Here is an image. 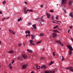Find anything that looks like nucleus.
Instances as JSON below:
<instances>
[{"label": "nucleus", "mask_w": 73, "mask_h": 73, "mask_svg": "<svg viewBox=\"0 0 73 73\" xmlns=\"http://www.w3.org/2000/svg\"><path fill=\"white\" fill-rule=\"evenodd\" d=\"M67 46L70 50L69 53V55H71L72 54V52L73 50V48L71 46L67 45Z\"/></svg>", "instance_id": "nucleus-1"}, {"label": "nucleus", "mask_w": 73, "mask_h": 73, "mask_svg": "<svg viewBox=\"0 0 73 73\" xmlns=\"http://www.w3.org/2000/svg\"><path fill=\"white\" fill-rule=\"evenodd\" d=\"M55 72V70L54 69L52 70V71L50 70V71H45V73H54Z\"/></svg>", "instance_id": "nucleus-2"}, {"label": "nucleus", "mask_w": 73, "mask_h": 73, "mask_svg": "<svg viewBox=\"0 0 73 73\" xmlns=\"http://www.w3.org/2000/svg\"><path fill=\"white\" fill-rule=\"evenodd\" d=\"M56 42H57V43H59V44L60 45H61V46H64V45H63V44H62L60 40H56Z\"/></svg>", "instance_id": "nucleus-3"}, {"label": "nucleus", "mask_w": 73, "mask_h": 73, "mask_svg": "<svg viewBox=\"0 0 73 73\" xmlns=\"http://www.w3.org/2000/svg\"><path fill=\"white\" fill-rule=\"evenodd\" d=\"M22 57L24 59H27V58H28V56H27L25 54L22 55Z\"/></svg>", "instance_id": "nucleus-4"}, {"label": "nucleus", "mask_w": 73, "mask_h": 73, "mask_svg": "<svg viewBox=\"0 0 73 73\" xmlns=\"http://www.w3.org/2000/svg\"><path fill=\"white\" fill-rule=\"evenodd\" d=\"M66 0H62V1L61 2V5H63L64 4L66 3Z\"/></svg>", "instance_id": "nucleus-5"}, {"label": "nucleus", "mask_w": 73, "mask_h": 73, "mask_svg": "<svg viewBox=\"0 0 73 73\" xmlns=\"http://www.w3.org/2000/svg\"><path fill=\"white\" fill-rule=\"evenodd\" d=\"M27 66H28V65H27V64H24V65H23V66H22V69H26Z\"/></svg>", "instance_id": "nucleus-6"}, {"label": "nucleus", "mask_w": 73, "mask_h": 73, "mask_svg": "<svg viewBox=\"0 0 73 73\" xmlns=\"http://www.w3.org/2000/svg\"><path fill=\"white\" fill-rule=\"evenodd\" d=\"M9 32H10V33H13V34L14 35H15V32L13 31V30L9 29Z\"/></svg>", "instance_id": "nucleus-7"}, {"label": "nucleus", "mask_w": 73, "mask_h": 73, "mask_svg": "<svg viewBox=\"0 0 73 73\" xmlns=\"http://www.w3.org/2000/svg\"><path fill=\"white\" fill-rule=\"evenodd\" d=\"M67 69H70V71H72V72H73V69H72V67H68L66 68Z\"/></svg>", "instance_id": "nucleus-8"}, {"label": "nucleus", "mask_w": 73, "mask_h": 73, "mask_svg": "<svg viewBox=\"0 0 73 73\" xmlns=\"http://www.w3.org/2000/svg\"><path fill=\"white\" fill-rule=\"evenodd\" d=\"M33 41L32 40H30V42L31 45H33V46H35V44L33 43L32 42H33Z\"/></svg>", "instance_id": "nucleus-9"}, {"label": "nucleus", "mask_w": 73, "mask_h": 73, "mask_svg": "<svg viewBox=\"0 0 73 73\" xmlns=\"http://www.w3.org/2000/svg\"><path fill=\"white\" fill-rule=\"evenodd\" d=\"M26 7H24V12L25 14H27V11H26Z\"/></svg>", "instance_id": "nucleus-10"}, {"label": "nucleus", "mask_w": 73, "mask_h": 73, "mask_svg": "<svg viewBox=\"0 0 73 73\" xmlns=\"http://www.w3.org/2000/svg\"><path fill=\"white\" fill-rule=\"evenodd\" d=\"M52 37L54 38H56L57 37V35L55 33H53L52 34Z\"/></svg>", "instance_id": "nucleus-11"}, {"label": "nucleus", "mask_w": 73, "mask_h": 73, "mask_svg": "<svg viewBox=\"0 0 73 73\" xmlns=\"http://www.w3.org/2000/svg\"><path fill=\"white\" fill-rule=\"evenodd\" d=\"M69 16H70V17H71L73 18V15L72 13L71 12L69 13Z\"/></svg>", "instance_id": "nucleus-12"}, {"label": "nucleus", "mask_w": 73, "mask_h": 73, "mask_svg": "<svg viewBox=\"0 0 73 73\" xmlns=\"http://www.w3.org/2000/svg\"><path fill=\"white\" fill-rule=\"evenodd\" d=\"M36 24H35L34 25H33V27H34V28H33V29H36Z\"/></svg>", "instance_id": "nucleus-13"}, {"label": "nucleus", "mask_w": 73, "mask_h": 73, "mask_svg": "<svg viewBox=\"0 0 73 73\" xmlns=\"http://www.w3.org/2000/svg\"><path fill=\"white\" fill-rule=\"evenodd\" d=\"M41 69H46V66L45 65H43L42 67H41Z\"/></svg>", "instance_id": "nucleus-14"}, {"label": "nucleus", "mask_w": 73, "mask_h": 73, "mask_svg": "<svg viewBox=\"0 0 73 73\" xmlns=\"http://www.w3.org/2000/svg\"><path fill=\"white\" fill-rule=\"evenodd\" d=\"M46 14L47 15V18H48V19H49V17H50V15L49 14H48L47 13H46Z\"/></svg>", "instance_id": "nucleus-15"}, {"label": "nucleus", "mask_w": 73, "mask_h": 73, "mask_svg": "<svg viewBox=\"0 0 73 73\" xmlns=\"http://www.w3.org/2000/svg\"><path fill=\"white\" fill-rule=\"evenodd\" d=\"M27 51H28V52H29V53H33V51H32V50H31L27 49Z\"/></svg>", "instance_id": "nucleus-16"}, {"label": "nucleus", "mask_w": 73, "mask_h": 73, "mask_svg": "<svg viewBox=\"0 0 73 73\" xmlns=\"http://www.w3.org/2000/svg\"><path fill=\"white\" fill-rule=\"evenodd\" d=\"M25 33L27 34V33H28V34H30V31H25Z\"/></svg>", "instance_id": "nucleus-17"}, {"label": "nucleus", "mask_w": 73, "mask_h": 73, "mask_svg": "<svg viewBox=\"0 0 73 73\" xmlns=\"http://www.w3.org/2000/svg\"><path fill=\"white\" fill-rule=\"evenodd\" d=\"M40 36H45V34L43 33H40L39 35Z\"/></svg>", "instance_id": "nucleus-18"}, {"label": "nucleus", "mask_w": 73, "mask_h": 73, "mask_svg": "<svg viewBox=\"0 0 73 73\" xmlns=\"http://www.w3.org/2000/svg\"><path fill=\"white\" fill-rule=\"evenodd\" d=\"M31 39H34V38H35V35H31Z\"/></svg>", "instance_id": "nucleus-19"}, {"label": "nucleus", "mask_w": 73, "mask_h": 73, "mask_svg": "<svg viewBox=\"0 0 73 73\" xmlns=\"http://www.w3.org/2000/svg\"><path fill=\"white\" fill-rule=\"evenodd\" d=\"M9 19V17H7L6 18H4L3 19H2V20L4 21L5 20V19Z\"/></svg>", "instance_id": "nucleus-20"}, {"label": "nucleus", "mask_w": 73, "mask_h": 73, "mask_svg": "<svg viewBox=\"0 0 73 73\" xmlns=\"http://www.w3.org/2000/svg\"><path fill=\"white\" fill-rule=\"evenodd\" d=\"M69 5H71L72 4V1H70L68 3Z\"/></svg>", "instance_id": "nucleus-21"}, {"label": "nucleus", "mask_w": 73, "mask_h": 73, "mask_svg": "<svg viewBox=\"0 0 73 73\" xmlns=\"http://www.w3.org/2000/svg\"><path fill=\"white\" fill-rule=\"evenodd\" d=\"M8 53H13V51H12V50H11L10 51H9L8 52Z\"/></svg>", "instance_id": "nucleus-22"}, {"label": "nucleus", "mask_w": 73, "mask_h": 73, "mask_svg": "<svg viewBox=\"0 0 73 73\" xmlns=\"http://www.w3.org/2000/svg\"><path fill=\"white\" fill-rule=\"evenodd\" d=\"M27 11H29V12H33V11L32 10L27 9Z\"/></svg>", "instance_id": "nucleus-23"}, {"label": "nucleus", "mask_w": 73, "mask_h": 73, "mask_svg": "<svg viewBox=\"0 0 73 73\" xmlns=\"http://www.w3.org/2000/svg\"><path fill=\"white\" fill-rule=\"evenodd\" d=\"M53 31L54 32H58V30H53Z\"/></svg>", "instance_id": "nucleus-24"}, {"label": "nucleus", "mask_w": 73, "mask_h": 73, "mask_svg": "<svg viewBox=\"0 0 73 73\" xmlns=\"http://www.w3.org/2000/svg\"><path fill=\"white\" fill-rule=\"evenodd\" d=\"M58 27V25H57L56 26L54 27L53 28V29H55L56 28H57Z\"/></svg>", "instance_id": "nucleus-25"}, {"label": "nucleus", "mask_w": 73, "mask_h": 73, "mask_svg": "<svg viewBox=\"0 0 73 73\" xmlns=\"http://www.w3.org/2000/svg\"><path fill=\"white\" fill-rule=\"evenodd\" d=\"M18 59H19V60H21L22 61V60H23V59L21 58V57H19V58H18Z\"/></svg>", "instance_id": "nucleus-26"}, {"label": "nucleus", "mask_w": 73, "mask_h": 73, "mask_svg": "<svg viewBox=\"0 0 73 73\" xmlns=\"http://www.w3.org/2000/svg\"><path fill=\"white\" fill-rule=\"evenodd\" d=\"M36 67L37 69H39L40 68V66H37Z\"/></svg>", "instance_id": "nucleus-27"}, {"label": "nucleus", "mask_w": 73, "mask_h": 73, "mask_svg": "<svg viewBox=\"0 0 73 73\" xmlns=\"http://www.w3.org/2000/svg\"><path fill=\"white\" fill-rule=\"evenodd\" d=\"M56 21V22H57L58 23H61V21Z\"/></svg>", "instance_id": "nucleus-28"}, {"label": "nucleus", "mask_w": 73, "mask_h": 73, "mask_svg": "<svg viewBox=\"0 0 73 73\" xmlns=\"http://www.w3.org/2000/svg\"><path fill=\"white\" fill-rule=\"evenodd\" d=\"M6 3V1H5L3 2V4H5Z\"/></svg>", "instance_id": "nucleus-29"}, {"label": "nucleus", "mask_w": 73, "mask_h": 73, "mask_svg": "<svg viewBox=\"0 0 73 73\" xmlns=\"http://www.w3.org/2000/svg\"><path fill=\"white\" fill-rule=\"evenodd\" d=\"M42 41V40H41L40 41L38 42L37 43V44H40L41 43V42Z\"/></svg>", "instance_id": "nucleus-30"}, {"label": "nucleus", "mask_w": 73, "mask_h": 73, "mask_svg": "<svg viewBox=\"0 0 73 73\" xmlns=\"http://www.w3.org/2000/svg\"><path fill=\"white\" fill-rule=\"evenodd\" d=\"M41 20L42 21V22H44V21L42 18H40Z\"/></svg>", "instance_id": "nucleus-31"}, {"label": "nucleus", "mask_w": 73, "mask_h": 73, "mask_svg": "<svg viewBox=\"0 0 73 73\" xmlns=\"http://www.w3.org/2000/svg\"><path fill=\"white\" fill-rule=\"evenodd\" d=\"M52 20H53V19H54V17L52 16Z\"/></svg>", "instance_id": "nucleus-32"}, {"label": "nucleus", "mask_w": 73, "mask_h": 73, "mask_svg": "<svg viewBox=\"0 0 73 73\" xmlns=\"http://www.w3.org/2000/svg\"><path fill=\"white\" fill-rule=\"evenodd\" d=\"M62 61L63 60H64V57L62 56Z\"/></svg>", "instance_id": "nucleus-33"}, {"label": "nucleus", "mask_w": 73, "mask_h": 73, "mask_svg": "<svg viewBox=\"0 0 73 73\" xmlns=\"http://www.w3.org/2000/svg\"><path fill=\"white\" fill-rule=\"evenodd\" d=\"M39 19H40V18H36V19H35V20L37 21Z\"/></svg>", "instance_id": "nucleus-34"}, {"label": "nucleus", "mask_w": 73, "mask_h": 73, "mask_svg": "<svg viewBox=\"0 0 73 73\" xmlns=\"http://www.w3.org/2000/svg\"><path fill=\"white\" fill-rule=\"evenodd\" d=\"M53 55L54 56H55V54L54 53V52H53Z\"/></svg>", "instance_id": "nucleus-35"}, {"label": "nucleus", "mask_w": 73, "mask_h": 73, "mask_svg": "<svg viewBox=\"0 0 73 73\" xmlns=\"http://www.w3.org/2000/svg\"><path fill=\"white\" fill-rule=\"evenodd\" d=\"M50 12H53V10H50Z\"/></svg>", "instance_id": "nucleus-36"}, {"label": "nucleus", "mask_w": 73, "mask_h": 73, "mask_svg": "<svg viewBox=\"0 0 73 73\" xmlns=\"http://www.w3.org/2000/svg\"><path fill=\"white\" fill-rule=\"evenodd\" d=\"M44 57H42V58H40V60H44Z\"/></svg>", "instance_id": "nucleus-37"}, {"label": "nucleus", "mask_w": 73, "mask_h": 73, "mask_svg": "<svg viewBox=\"0 0 73 73\" xmlns=\"http://www.w3.org/2000/svg\"><path fill=\"white\" fill-rule=\"evenodd\" d=\"M69 28H70L71 29H72V26H69Z\"/></svg>", "instance_id": "nucleus-38"}, {"label": "nucleus", "mask_w": 73, "mask_h": 73, "mask_svg": "<svg viewBox=\"0 0 73 73\" xmlns=\"http://www.w3.org/2000/svg\"><path fill=\"white\" fill-rule=\"evenodd\" d=\"M22 44L21 43H20L19 44V46H20Z\"/></svg>", "instance_id": "nucleus-39"}, {"label": "nucleus", "mask_w": 73, "mask_h": 73, "mask_svg": "<svg viewBox=\"0 0 73 73\" xmlns=\"http://www.w3.org/2000/svg\"><path fill=\"white\" fill-rule=\"evenodd\" d=\"M56 19H57V20H58V16H57L56 17Z\"/></svg>", "instance_id": "nucleus-40"}, {"label": "nucleus", "mask_w": 73, "mask_h": 73, "mask_svg": "<svg viewBox=\"0 0 73 73\" xmlns=\"http://www.w3.org/2000/svg\"><path fill=\"white\" fill-rule=\"evenodd\" d=\"M20 19H18V22H20Z\"/></svg>", "instance_id": "nucleus-41"}, {"label": "nucleus", "mask_w": 73, "mask_h": 73, "mask_svg": "<svg viewBox=\"0 0 73 73\" xmlns=\"http://www.w3.org/2000/svg\"><path fill=\"white\" fill-rule=\"evenodd\" d=\"M9 68L10 69H12V66H9Z\"/></svg>", "instance_id": "nucleus-42"}, {"label": "nucleus", "mask_w": 73, "mask_h": 73, "mask_svg": "<svg viewBox=\"0 0 73 73\" xmlns=\"http://www.w3.org/2000/svg\"><path fill=\"white\" fill-rule=\"evenodd\" d=\"M28 24H29V25H32V24H31V23H29Z\"/></svg>", "instance_id": "nucleus-43"}, {"label": "nucleus", "mask_w": 73, "mask_h": 73, "mask_svg": "<svg viewBox=\"0 0 73 73\" xmlns=\"http://www.w3.org/2000/svg\"><path fill=\"white\" fill-rule=\"evenodd\" d=\"M15 61L13 60L12 62V64H13V63H14Z\"/></svg>", "instance_id": "nucleus-44"}, {"label": "nucleus", "mask_w": 73, "mask_h": 73, "mask_svg": "<svg viewBox=\"0 0 73 73\" xmlns=\"http://www.w3.org/2000/svg\"><path fill=\"white\" fill-rule=\"evenodd\" d=\"M53 61H51L50 62V63H51V64H53Z\"/></svg>", "instance_id": "nucleus-45"}, {"label": "nucleus", "mask_w": 73, "mask_h": 73, "mask_svg": "<svg viewBox=\"0 0 73 73\" xmlns=\"http://www.w3.org/2000/svg\"><path fill=\"white\" fill-rule=\"evenodd\" d=\"M19 19L20 20V21H21V20H22V19H21V18H19Z\"/></svg>", "instance_id": "nucleus-46"}, {"label": "nucleus", "mask_w": 73, "mask_h": 73, "mask_svg": "<svg viewBox=\"0 0 73 73\" xmlns=\"http://www.w3.org/2000/svg\"><path fill=\"white\" fill-rule=\"evenodd\" d=\"M24 3L26 4H27V2L26 1H25Z\"/></svg>", "instance_id": "nucleus-47"}, {"label": "nucleus", "mask_w": 73, "mask_h": 73, "mask_svg": "<svg viewBox=\"0 0 73 73\" xmlns=\"http://www.w3.org/2000/svg\"><path fill=\"white\" fill-rule=\"evenodd\" d=\"M70 31V29H68V33H69Z\"/></svg>", "instance_id": "nucleus-48"}, {"label": "nucleus", "mask_w": 73, "mask_h": 73, "mask_svg": "<svg viewBox=\"0 0 73 73\" xmlns=\"http://www.w3.org/2000/svg\"><path fill=\"white\" fill-rule=\"evenodd\" d=\"M71 40L72 41V42H73V38H71Z\"/></svg>", "instance_id": "nucleus-49"}, {"label": "nucleus", "mask_w": 73, "mask_h": 73, "mask_svg": "<svg viewBox=\"0 0 73 73\" xmlns=\"http://www.w3.org/2000/svg\"><path fill=\"white\" fill-rule=\"evenodd\" d=\"M52 64V63H51V62L49 64V65H51Z\"/></svg>", "instance_id": "nucleus-50"}, {"label": "nucleus", "mask_w": 73, "mask_h": 73, "mask_svg": "<svg viewBox=\"0 0 73 73\" xmlns=\"http://www.w3.org/2000/svg\"><path fill=\"white\" fill-rule=\"evenodd\" d=\"M52 23H56V22H55L54 21H52Z\"/></svg>", "instance_id": "nucleus-51"}, {"label": "nucleus", "mask_w": 73, "mask_h": 73, "mask_svg": "<svg viewBox=\"0 0 73 73\" xmlns=\"http://www.w3.org/2000/svg\"><path fill=\"white\" fill-rule=\"evenodd\" d=\"M11 66V64L10 63L9 64V66Z\"/></svg>", "instance_id": "nucleus-52"}, {"label": "nucleus", "mask_w": 73, "mask_h": 73, "mask_svg": "<svg viewBox=\"0 0 73 73\" xmlns=\"http://www.w3.org/2000/svg\"><path fill=\"white\" fill-rule=\"evenodd\" d=\"M0 14H2V12H1V11H0Z\"/></svg>", "instance_id": "nucleus-53"}, {"label": "nucleus", "mask_w": 73, "mask_h": 73, "mask_svg": "<svg viewBox=\"0 0 73 73\" xmlns=\"http://www.w3.org/2000/svg\"><path fill=\"white\" fill-rule=\"evenodd\" d=\"M26 37H28V35H26Z\"/></svg>", "instance_id": "nucleus-54"}, {"label": "nucleus", "mask_w": 73, "mask_h": 73, "mask_svg": "<svg viewBox=\"0 0 73 73\" xmlns=\"http://www.w3.org/2000/svg\"><path fill=\"white\" fill-rule=\"evenodd\" d=\"M40 7H43V6H42V5H41V6H40Z\"/></svg>", "instance_id": "nucleus-55"}, {"label": "nucleus", "mask_w": 73, "mask_h": 73, "mask_svg": "<svg viewBox=\"0 0 73 73\" xmlns=\"http://www.w3.org/2000/svg\"><path fill=\"white\" fill-rule=\"evenodd\" d=\"M64 12H66V10H64Z\"/></svg>", "instance_id": "nucleus-56"}, {"label": "nucleus", "mask_w": 73, "mask_h": 73, "mask_svg": "<svg viewBox=\"0 0 73 73\" xmlns=\"http://www.w3.org/2000/svg\"><path fill=\"white\" fill-rule=\"evenodd\" d=\"M31 73H34L33 72V71H32L31 72Z\"/></svg>", "instance_id": "nucleus-57"}, {"label": "nucleus", "mask_w": 73, "mask_h": 73, "mask_svg": "<svg viewBox=\"0 0 73 73\" xmlns=\"http://www.w3.org/2000/svg\"><path fill=\"white\" fill-rule=\"evenodd\" d=\"M1 41H0V44H1Z\"/></svg>", "instance_id": "nucleus-58"}, {"label": "nucleus", "mask_w": 73, "mask_h": 73, "mask_svg": "<svg viewBox=\"0 0 73 73\" xmlns=\"http://www.w3.org/2000/svg\"><path fill=\"white\" fill-rule=\"evenodd\" d=\"M28 35V36H30V35Z\"/></svg>", "instance_id": "nucleus-59"}, {"label": "nucleus", "mask_w": 73, "mask_h": 73, "mask_svg": "<svg viewBox=\"0 0 73 73\" xmlns=\"http://www.w3.org/2000/svg\"><path fill=\"white\" fill-rule=\"evenodd\" d=\"M42 17H43V16L41 18H42Z\"/></svg>", "instance_id": "nucleus-60"}, {"label": "nucleus", "mask_w": 73, "mask_h": 73, "mask_svg": "<svg viewBox=\"0 0 73 73\" xmlns=\"http://www.w3.org/2000/svg\"><path fill=\"white\" fill-rule=\"evenodd\" d=\"M0 30H1V28L0 27Z\"/></svg>", "instance_id": "nucleus-61"}, {"label": "nucleus", "mask_w": 73, "mask_h": 73, "mask_svg": "<svg viewBox=\"0 0 73 73\" xmlns=\"http://www.w3.org/2000/svg\"><path fill=\"white\" fill-rule=\"evenodd\" d=\"M40 24H41V22H40Z\"/></svg>", "instance_id": "nucleus-62"}, {"label": "nucleus", "mask_w": 73, "mask_h": 73, "mask_svg": "<svg viewBox=\"0 0 73 73\" xmlns=\"http://www.w3.org/2000/svg\"><path fill=\"white\" fill-rule=\"evenodd\" d=\"M58 24H59V25H60V23H58Z\"/></svg>", "instance_id": "nucleus-63"}]
</instances>
